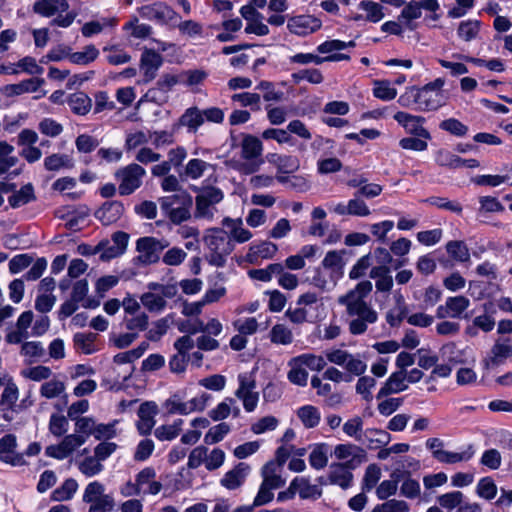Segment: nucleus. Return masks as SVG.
I'll return each mask as SVG.
<instances>
[{"instance_id":"obj_4","label":"nucleus","mask_w":512,"mask_h":512,"mask_svg":"<svg viewBox=\"0 0 512 512\" xmlns=\"http://www.w3.org/2000/svg\"><path fill=\"white\" fill-rule=\"evenodd\" d=\"M241 158L245 162H233L232 167L242 174H253L257 172L264 160L262 142L253 135H245L241 141Z\"/></svg>"},{"instance_id":"obj_20","label":"nucleus","mask_w":512,"mask_h":512,"mask_svg":"<svg viewBox=\"0 0 512 512\" xmlns=\"http://www.w3.org/2000/svg\"><path fill=\"white\" fill-rule=\"evenodd\" d=\"M16 437L13 434H6L0 439V461L11 466H22L27 464L23 454L16 453Z\"/></svg>"},{"instance_id":"obj_49","label":"nucleus","mask_w":512,"mask_h":512,"mask_svg":"<svg viewBox=\"0 0 512 512\" xmlns=\"http://www.w3.org/2000/svg\"><path fill=\"white\" fill-rule=\"evenodd\" d=\"M67 103L75 114L86 115L92 107V101L87 94L76 92L69 96Z\"/></svg>"},{"instance_id":"obj_41","label":"nucleus","mask_w":512,"mask_h":512,"mask_svg":"<svg viewBox=\"0 0 512 512\" xmlns=\"http://www.w3.org/2000/svg\"><path fill=\"white\" fill-rule=\"evenodd\" d=\"M369 276L375 280V287L379 292H389L393 287V279L389 268L384 265L374 266Z\"/></svg>"},{"instance_id":"obj_53","label":"nucleus","mask_w":512,"mask_h":512,"mask_svg":"<svg viewBox=\"0 0 512 512\" xmlns=\"http://www.w3.org/2000/svg\"><path fill=\"white\" fill-rule=\"evenodd\" d=\"M210 168H213L212 164L199 158H192L185 165L184 175L191 180H197Z\"/></svg>"},{"instance_id":"obj_1","label":"nucleus","mask_w":512,"mask_h":512,"mask_svg":"<svg viewBox=\"0 0 512 512\" xmlns=\"http://www.w3.org/2000/svg\"><path fill=\"white\" fill-rule=\"evenodd\" d=\"M372 287L370 281H361L355 288L338 297L337 302L346 307V313L350 318L348 328L352 335L364 334L368 326L378 320L377 312L364 300L372 291Z\"/></svg>"},{"instance_id":"obj_38","label":"nucleus","mask_w":512,"mask_h":512,"mask_svg":"<svg viewBox=\"0 0 512 512\" xmlns=\"http://www.w3.org/2000/svg\"><path fill=\"white\" fill-rule=\"evenodd\" d=\"M358 8L363 13L356 15L354 18L355 20H365L372 23H378L385 16L382 5L374 1H361Z\"/></svg>"},{"instance_id":"obj_40","label":"nucleus","mask_w":512,"mask_h":512,"mask_svg":"<svg viewBox=\"0 0 512 512\" xmlns=\"http://www.w3.org/2000/svg\"><path fill=\"white\" fill-rule=\"evenodd\" d=\"M296 416L301 422V424L306 429H313L320 424L321 421V412L318 407L306 404L299 407L296 411Z\"/></svg>"},{"instance_id":"obj_48","label":"nucleus","mask_w":512,"mask_h":512,"mask_svg":"<svg viewBox=\"0 0 512 512\" xmlns=\"http://www.w3.org/2000/svg\"><path fill=\"white\" fill-rule=\"evenodd\" d=\"M292 488L302 499L318 498L321 491L316 485L310 484L309 480L305 477H296L292 481Z\"/></svg>"},{"instance_id":"obj_42","label":"nucleus","mask_w":512,"mask_h":512,"mask_svg":"<svg viewBox=\"0 0 512 512\" xmlns=\"http://www.w3.org/2000/svg\"><path fill=\"white\" fill-rule=\"evenodd\" d=\"M162 64L161 56L154 51H146L141 58V70L145 81H151L156 76V71Z\"/></svg>"},{"instance_id":"obj_57","label":"nucleus","mask_w":512,"mask_h":512,"mask_svg":"<svg viewBox=\"0 0 512 512\" xmlns=\"http://www.w3.org/2000/svg\"><path fill=\"white\" fill-rule=\"evenodd\" d=\"M464 494L461 491L454 490L446 492L437 497V503L440 508L447 510L448 512L456 511L464 498Z\"/></svg>"},{"instance_id":"obj_31","label":"nucleus","mask_w":512,"mask_h":512,"mask_svg":"<svg viewBox=\"0 0 512 512\" xmlns=\"http://www.w3.org/2000/svg\"><path fill=\"white\" fill-rule=\"evenodd\" d=\"M32 324V310L23 312L16 323V329L6 335V341L10 344H19L28 337L27 329Z\"/></svg>"},{"instance_id":"obj_19","label":"nucleus","mask_w":512,"mask_h":512,"mask_svg":"<svg viewBox=\"0 0 512 512\" xmlns=\"http://www.w3.org/2000/svg\"><path fill=\"white\" fill-rule=\"evenodd\" d=\"M394 119L407 133L423 139L431 138L429 131L423 127L425 121L423 117L400 111L394 115Z\"/></svg>"},{"instance_id":"obj_63","label":"nucleus","mask_w":512,"mask_h":512,"mask_svg":"<svg viewBox=\"0 0 512 512\" xmlns=\"http://www.w3.org/2000/svg\"><path fill=\"white\" fill-rule=\"evenodd\" d=\"M77 467L86 477H94L100 474L104 469L103 464L94 455L87 456L77 461Z\"/></svg>"},{"instance_id":"obj_30","label":"nucleus","mask_w":512,"mask_h":512,"mask_svg":"<svg viewBox=\"0 0 512 512\" xmlns=\"http://www.w3.org/2000/svg\"><path fill=\"white\" fill-rule=\"evenodd\" d=\"M344 250H331L328 251L320 266L329 271L330 274H333L334 277L341 279L344 274Z\"/></svg>"},{"instance_id":"obj_56","label":"nucleus","mask_w":512,"mask_h":512,"mask_svg":"<svg viewBox=\"0 0 512 512\" xmlns=\"http://www.w3.org/2000/svg\"><path fill=\"white\" fill-rule=\"evenodd\" d=\"M270 341L278 345H290L293 342L292 330L285 324L274 325L269 333Z\"/></svg>"},{"instance_id":"obj_39","label":"nucleus","mask_w":512,"mask_h":512,"mask_svg":"<svg viewBox=\"0 0 512 512\" xmlns=\"http://www.w3.org/2000/svg\"><path fill=\"white\" fill-rule=\"evenodd\" d=\"M267 160L277 168L279 173H293L300 166L297 157L291 155L271 153L267 155Z\"/></svg>"},{"instance_id":"obj_11","label":"nucleus","mask_w":512,"mask_h":512,"mask_svg":"<svg viewBox=\"0 0 512 512\" xmlns=\"http://www.w3.org/2000/svg\"><path fill=\"white\" fill-rule=\"evenodd\" d=\"M138 12L142 18L154 21L159 25L176 26L179 21L178 14L164 2L141 6Z\"/></svg>"},{"instance_id":"obj_6","label":"nucleus","mask_w":512,"mask_h":512,"mask_svg":"<svg viewBox=\"0 0 512 512\" xmlns=\"http://www.w3.org/2000/svg\"><path fill=\"white\" fill-rule=\"evenodd\" d=\"M68 9L67 0H38L34 3V13L47 18L55 17L53 24L62 28L71 26L77 16L75 12H68L63 16L62 13Z\"/></svg>"},{"instance_id":"obj_17","label":"nucleus","mask_w":512,"mask_h":512,"mask_svg":"<svg viewBox=\"0 0 512 512\" xmlns=\"http://www.w3.org/2000/svg\"><path fill=\"white\" fill-rule=\"evenodd\" d=\"M129 235L125 232H116L111 241H102L98 244L100 258L104 261L116 258L124 254L127 249Z\"/></svg>"},{"instance_id":"obj_10","label":"nucleus","mask_w":512,"mask_h":512,"mask_svg":"<svg viewBox=\"0 0 512 512\" xmlns=\"http://www.w3.org/2000/svg\"><path fill=\"white\" fill-rule=\"evenodd\" d=\"M83 502L90 504L89 512L112 511L115 502L110 494H105V487L98 481L90 482L84 490Z\"/></svg>"},{"instance_id":"obj_64","label":"nucleus","mask_w":512,"mask_h":512,"mask_svg":"<svg viewBox=\"0 0 512 512\" xmlns=\"http://www.w3.org/2000/svg\"><path fill=\"white\" fill-rule=\"evenodd\" d=\"M275 466L274 462H269L262 469L263 482L261 485L272 491L284 484L281 477L275 473Z\"/></svg>"},{"instance_id":"obj_25","label":"nucleus","mask_w":512,"mask_h":512,"mask_svg":"<svg viewBox=\"0 0 512 512\" xmlns=\"http://www.w3.org/2000/svg\"><path fill=\"white\" fill-rule=\"evenodd\" d=\"M502 171V174L477 175L472 178V182L479 186L498 187L502 184L512 186V164L503 165Z\"/></svg>"},{"instance_id":"obj_9","label":"nucleus","mask_w":512,"mask_h":512,"mask_svg":"<svg viewBox=\"0 0 512 512\" xmlns=\"http://www.w3.org/2000/svg\"><path fill=\"white\" fill-rule=\"evenodd\" d=\"M146 170L139 164H128L115 172V178L119 182V194L127 196L136 191L143 183Z\"/></svg>"},{"instance_id":"obj_2","label":"nucleus","mask_w":512,"mask_h":512,"mask_svg":"<svg viewBox=\"0 0 512 512\" xmlns=\"http://www.w3.org/2000/svg\"><path fill=\"white\" fill-rule=\"evenodd\" d=\"M205 246L208 249L207 261L210 265L223 267L227 257L234 249V245L228 232L221 228L208 229L203 237Z\"/></svg>"},{"instance_id":"obj_7","label":"nucleus","mask_w":512,"mask_h":512,"mask_svg":"<svg viewBox=\"0 0 512 512\" xmlns=\"http://www.w3.org/2000/svg\"><path fill=\"white\" fill-rule=\"evenodd\" d=\"M192 197L187 193L175 194L160 199V207L174 224H181L191 217Z\"/></svg>"},{"instance_id":"obj_32","label":"nucleus","mask_w":512,"mask_h":512,"mask_svg":"<svg viewBox=\"0 0 512 512\" xmlns=\"http://www.w3.org/2000/svg\"><path fill=\"white\" fill-rule=\"evenodd\" d=\"M124 211L123 204L119 201L104 203L95 213V216L104 225H110L120 219Z\"/></svg>"},{"instance_id":"obj_51","label":"nucleus","mask_w":512,"mask_h":512,"mask_svg":"<svg viewBox=\"0 0 512 512\" xmlns=\"http://www.w3.org/2000/svg\"><path fill=\"white\" fill-rule=\"evenodd\" d=\"M390 477V479L383 480L376 487V496L380 500L388 499L397 492L400 477L399 471H393Z\"/></svg>"},{"instance_id":"obj_50","label":"nucleus","mask_w":512,"mask_h":512,"mask_svg":"<svg viewBox=\"0 0 512 512\" xmlns=\"http://www.w3.org/2000/svg\"><path fill=\"white\" fill-rule=\"evenodd\" d=\"M329 446L326 443L315 444L309 455V464L316 470L323 469L328 463Z\"/></svg>"},{"instance_id":"obj_34","label":"nucleus","mask_w":512,"mask_h":512,"mask_svg":"<svg viewBox=\"0 0 512 512\" xmlns=\"http://www.w3.org/2000/svg\"><path fill=\"white\" fill-rule=\"evenodd\" d=\"M231 414H233L234 417H238L240 414V409L236 405V401L231 397L225 398L208 412L210 419L215 422L225 420Z\"/></svg>"},{"instance_id":"obj_36","label":"nucleus","mask_w":512,"mask_h":512,"mask_svg":"<svg viewBox=\"0 0 512 512\" xmlns=\"http://www.w3.org/2000/svg\"><path fill=\"white\" fill-rule=\"evenodd\" d=\"M137 483L143 494L156 495L162 488V484L155 480V471L152 468L140 471L137 475Z\"/></svg>"},{"instance_id":"obj_47","label":"nucleus","mask_w":512,"mask_h":512,"mask_svg":"<svg viewBox=\"0 0 512 512\" xmlns=\"http://www.w3.org/2000/svg\"><path fill=\"white\" fill-rule=\"evenodd\" d=\"M340 279L330 274L328 270L319 266L315 270V274L312 278L313 285L322 291H331L338 283Z\"/></svg>"},{"instance_id":"obj_14","label":"nucleus","mask_w":512,"mask_h":512,"mask_svg":"<svg viewBox=\"0 0 512 512\" xmlns=\"http://www.w3.org/2000/svg\"><path fill=\"white\" fill-rule=\"evenodd\" d=\"M332 456L336 460L342 461L340 464L348 466L351 469H356L367 460L366 451L362 447L352 443L336 445Z\"/></svg>"},{"instance_id":"obj_24","label":"nucleus","mask_w":512,"mask_h":512,"mask_svg":"<svg viewBox=\"0 0 512 512\" xmlns=\"http://www.w3.org/2000/svg\"><path fill=\"white\" fill-rule=\"evenodd\" d=\"M250 470L248 464L240 462L223 475L220 484L228 490H235L244 484Z\"/></svg>"},{"instance_id":"obj_3","label":"nucleus","mask_w":512,"mask_h":512,"mask_svg":"<svg viewBox=\"0 0 512 512\" xmlns=\"http://www.w3.org/2000/svg\"><path fill=\"white\" fill-rule=\"evenodd\" d=\"M289 371L287 373L288 380L297 386L304 387L308 382V371H321L326 366L323 356L313 353H303L291 358L288 363Z\"/></svg>"},{"instance_id":"obj_33","label":"nucleus","mask_w":512,"mask_h":512,"mask_svg":"<svg viewBox=\"0 0 512 512\" xmlns=\"http://www.w3.org/2000/svg\"><path fill=\"white\" fill-rule=\"evenodd\" d=\"M351 468L345 465L338 463H332L330 465L329 471V481L338 485L343 489H347L352 485L353 482V474L351 472Z\"/></svg>"},{"instance_id":"obj_59","label":"nucleus","mask_w":512,"mask_h":512,"mask_svg":"<svg viewBox=\"0 0 512 512\" xmlns=\"http://www.w3.org/2000/svg\"><path fill=\"white\" fill-rule=\"evenodd\" d=\"M116 23L115 18H102L100 20L90 21L82 26L81 32L84 37L89 38L101 33L107 27H114Z\"/></svg>"},{"instance_id":"obj_46","label":"nucleus","mask_w":512,"mask_h":512,"mask_svg":"<svg viewBox=\"0 0 512 512\" xmlns=\"http://www.w3.org/2000/svg\"><path fill=\"white\" fill-rule=\"evenodd\" d=\"M99 50L92 44L87 45L81 51L72 52L67 55L69 62L77 65H88L99 57Z\"/></svg>"},{"instance_id":"obj_22","label":"nucleus","mask_w":512,"mask_h":512,"mask_svg":"<svg viewBox=\"0 0 512 512\" xmlns=\"http://www.w3.org/2000/svg\"><path fill=\"white\" fill-rule=\"evenodd\" d=\"M512 357V341L510 338L497 339L491 348L490 356L484 360L486 368L494 367Z\"/></svg>"},{"instance_id":"obj_28","label":"nucleus","mask_w":512,"mask_h":512,"mask_svg":"<svg viewBox=\"0 0 512 512\" xmlns=\"http://www.w3.org/2000/svg\"><path fill=\"white\" fill-rule=\"evenodd\" d=\"M350 56L347 54H333L329 56L321 57L313 53H297L289 58L290 63H296L300 65L315 64L321 65L324 62H338L349 60Z\"/></svg>"},{"instance_id":"obj_54","label":"nucleus","mask_w":512,"mask_h":512,"mask_svg":"<svg viewBox=\"0 0 512 512\" xmlns=\"http://www.w3.org/2000/svg\"><path fill=\"white\" fill-rule=\"evenodd\" d=\"M391 441V435L382 429L369 428L364 432V439L362 442L369 444L371 448L385 446Z\"/></svg>"},{"instance_id":"obj_35","label":"nucleus","mask_w":512,"mask_h":512,"mask_svg":"<svg viewBox=\"0 0 512 512\" xmlns=\"http://www.w3.org/2000/svg\"><path fill=\"white\" fill-rule=\"evenodd\" d=\"M204 123L203 113L197 107H190L185 110L178 120V123L173 126L174 129L183 126L186 127L188 132L196 133L200 126Z\"/></svg>"},{"instance_id":"obj_26","label":"nucleus","mask_w":512,"mask_h":512,"mask_svg":"<svg viewBox=\"0 0 512 512\" xmlns=\"http://www.w3.org/2000/svg\"><path fill=\"white\" fill-rule=\"evenodd\" d=\"M158 408L154 402L142 403L138 409L137 429L142 435L149 434L155 425Z\"/></svg>"},{"instance_id":"obj_18","label":"nucleus","mask_w":512,"mask_h":512,"mask_svg":"<svg viewBox=\"0 0 512 512\" xmlns=\"http://www.w3.org/2000/svg\"><path fill=\"white\" fill-rule=\"evenodd\" d=\"M322 26L320 19L312 15H298L288 19L287 29L297 36H307L318 31Z\"/></svg>"},{"instance_id":"obj_27","label":"nucleus","mask_w":512,"mask_h":512,"mask_svg":"<svg viewBox=\"0 0 512 512\" xmlns=\"http://www.w3.org/2000/svg\"><path fill=\"white\" fill-rule=\"evenodd\" d=\"M406 371L393 372L380 388L377 398L380 399L390 394H396L407 390Z\"/></svg>"},{"instance_id":"obj_29","label":"nucleus","mask_w":512,"mask_h":512,"mask_svg":"<svg viewBox=\"0 0 512 512\" xmlns=\"http://www.w3.org/2000/svg\"><path fill=\"white\" fill-rule=\"evenodd\" d=\"M277 251L278 247L276 244L270 241H261L250 245L246 254V260L249 263L256 264L259 260L272 258Z\"/></svg>"},{"instance_id":"obj_52","label":"nucleus","mask_w":512,"mask_h":512,"mask_svg":"<svg viewBox=\"0 0 512 512\" xmlns=\"http://www.w3.org/2000/svg\"><path fill=\"white\" fill-rule=\"evenodd\" d=\"M475 455L473 445H468L465 449L459 452H452L445 450L439 462L444 464H456L461 462L470 461Z\"/></svg>"},{"instance_id":"obj_45","label":"nucleus","mask_w":512,"mask_h":512,"mask_svg":"<svg viewBox=\"0 0 512 512\" xmlns=\"http://www.w3.org/2000/svg\"><path fill=\"white\" fill-rule=\"evenodd\" d=\"M185 391H177L163 403V408L170 415H187Z\"/></svg>"},{"instance_id":"obj_21","label":"nucleus","mask_w":512,"mask_h":512,"mask_svg":"<svg viewBox=\"0 0 512 512\" xmlns=\"http://www.w3.org/2000/svg\"><path fill=\"white\" fill-rule=\"evenodd\" d=\"M54 289L55 281L53 278L46 277L40 282L35 304L37 310L40 312H48L53 308L56 302V297L53 294Z\"/></svg>"},{"instance_id":"obj_43","label":"nucleus","mask_w":512,"mask_h":512,"mask_svg":"<svg viewBox=\"0 0 512 512\" xmlns=\"http://www.w3.org/2000/svg\"><path fill=\"white\" fill-rule=\"evenodd\" d=\"M297 305L308 308L318 320L325 317L324 303L315 292L301 294L297 299Z\"/></svg>"},{"instance_id":"obj_62","label":"nucleus","mask_w":512,"mask_h":512,"mask_svg":"<svg viewBox=\"0 0 512 512\" xmlns=\"http://www.w3.org/2000/svg\"><path fill=\"white\" fill-rule=\"evenodd\" d=\"M497 491V485L490 476L480 478L475 489L477 496L485 500L494 499L497 495Z\"/></svg>"},{"instance_id":"obj_37","label":"nucleus","mask_w":512,"mask_h":512,"mask_svg":"<svg viewBox=\"0 0 512 512\" xmlns=\"http://www.w3.org/2000/svg\"><path fill=\"white\" fill-rule=\"evenodd\" d=\"M223 225L228 228V235L231 241H235L237 243H245L249 241L253 236L251 231L244 227L243 221L240 218H225L223 220Z\"/></svg>"},{"instance_id":"obj_23","label":"nucleus","mask_w":512,"mask_h":512,"mask_svg":"<svg viewBox=\"0 0 512 512\" xmlns=\"http://www.w3.org/2000/svg\"><path fill=\"white\" fill-rule=\"evenodd\" d=\"M470 301L464 296L449 297L444 305L437 308L438 318H459L469 307Z\"/></svg>"},{"instance_id":"obj_12","label":"nucleus","mask_w":512,"mask_h":512,"mask_svg":"<svg viewBox=\"0 0 512 512\" xmlns=\"http://www.w3.org/2000/svg\"><path fill=\"white\" fill-rule=\"evenodd\" d=\"M168 246L167 240L150 236L141 237L136 241L137 261L144 265L156 263L159 260L160 252Z\"/></svg>"},{"instance_id":"obj_60","label":"nucleus","mask_w":512,"mask_h":512,"mask_svg":"<svg viewBox=\"0 0 512 512\" xmlns=\"http://www.w3.org/2000/svg\"><path fill=\"white\" fill-rule=\"evenodd\" d=\"M148 348L149 343L143 341L134 349L116 354L113 358V361L114 363L119 365L133 363L134 361L142 357Z\"/></svg>"},{"instance_id":"obj_5","label":"nucleus","mask_w":512,"mask_h":512,"mask_svg":"<svg viewBox=\"0 0 512 512\" xmlns=\"http://www.w3.org/2000/svg\"><path fill=\"white\" fill-rule=\"evenodd\" d=\"M445 80L436 78L432 82L417 88L416 105L420 111H435L446 104L447 97L443 91Z\"/></svg>"},{"instance_id":"obj_58","label":"nucleus","mask_w":512,"mask_h":512,"mask_svg":"<svg viewBox=\"0 0 512 512\" xmlns=\"http://www.w3.org/2000/svg\"><path fill=\"white\" fill-rule=\"evenodd\" d=\"M44 165L50 171L71 169L74 167V160L67 154H52L45 158Z\"/></svg>"},{"instance_id":"obj_15","label":"nucleus","mask_w":512,"mask_h":512,"mask_svg":"<svg viewBox=\"0 0 512 512\" xmlns=\"http://www.w3.org/2000/svg\"><path fill=\"white\" fill-rule=\"evenodd\" d=\"M328 208L331 213L338 216L368 217L371 215V209L367 203L358 196V194L349 199L346 203H328Z\"/></svg>"},{"instance_id":"obj_61","label":"nucleus","mask_w":512,"mask_h":512,"mask_svg":"<svg viewBox=\"0 0 512 512\" xmlns=\"http://www.w3.org/2000/svg\"><path fill=\"white\" fill-rule=\"evenodd\" d=\"M231 431V426L226 422H221L208 429L204 435V443L213 445L221 442Z\"/></svg>"},{"instance_id":"obj_16","label":"nucleus","mask_w":512,"mask_h":512,"mask_svg":"<svg viewBox=\"0 0 512 512\" xmlns=\"http://www.w3.org/2000/svg\"><path fill=\"white\" fill-rule=\"evenodd\" d=\"M85 443V436L72 433L66 435L62 441L46 448V454L58 460L69 457L74 451Z\"/></svg>"},{"instance_id":"obj_44","label":"nucleus","mask_w":512,"mask_h":512,"mask_svg":"<svg viewBox=\"0 0 512 512\" xmlns=\"http://www.w3.org/2000/svg\"><path fill=\"white\" fill-rule=\"evenodd\" d=\"M183 425L184 420L177 418L172 423L163 424L157 427L154 431V435L160 441L174 440L180 435Z\"/></svg>"},{"instance_id":"obj_13","label":"nucleus","mask_w":512,"mask_h":512,"mask_svg":"<svg viewBox=\"0 0 512 512\" xmlns=\"http://www.w3.org/2000/svg\"><path fill=\"white\" fill-rule=\"evenodd\" d=\"M239 386L235 391V396L243 403L246 412H253L259 401V393L255 391L256 381L253 373L244 372L238 375Z\"/></svg>"},{"instance_id":"obj_55","label":"nucleus","mask_w":512,"mask_h":512,"mask_svg":"<svg viewBox=\"0 0 512 512\" xmlns=\"http://www.w3.org/2000/svg\"><path fill=\"white\" fill-rule=\"evenodd\" d=\"M167 298L162 293L146 292L141 295L140 301L142 305L150 312H161L166 307Z\"/></svg>"},{"instance_id":"obj_8","label":"nucleus","mask_w":512,"mask_h":512,"mask_svg":"<svg viewBox=\"0 0 512 512\" xmlns=\"http://www.w3.org/2000/svg\"><path fill=\"white\" fill-rule=\"evenodd\" d=\"M327 360L341 366L351 376H362L367 370V363L362 354H352L347 350L330 349L326 351Z\"/></svg>"}]
</instances>
